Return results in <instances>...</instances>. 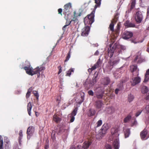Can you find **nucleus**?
I'll return each instance as SVG.
<instances>
[{
	"label": "nucleus",
	"mask_w": 149,
	"mask_h": 149,
	"mask_svg": "<svg viewBox=\"0 0 149 149\" xmlns=\"http://www.w3.org/2000/svg\"><path fill=\"white\" fill-rule=\"evenodd\" d=\"M32 87H31L29 88L28 90V91L27 92L31 93L32 91Z\"/></svg>",
	"instance_id": "e2e57ef3"
},
{
	"label": "nucleus",
	"mask_w": 149,
	"mask_h": 149,
	"mask_svg": "<svg viewBox=\"0 0 149 149\" xmlns=\"http://www.w3.org/2000/svg\"><path fill=\"white\" fill-rule=\"evenodd\" d=\"M101 62L100 59L97 60V61L92 67V69L95 70L97 68H99L101 65Z\"/></svg>",
	"instance_id": "6ab92c4d"
},
{
	"label": "nucleus",
	"mask_w": 149,
	"mask_h": 149,
	"mask_svg": "<svg viewBox=\"0 0 149 149\" xmlns=\"http://www.w3.org/2000/svg\"><path fill=\"white\" fill-rule=\"evenodd\" d=\"M93 70H94L92 69V67H91V68H89L88 69V72H89L90 73H91L92 72V71Z\"/></svg>",
	"instance_id": "0e129e2a"
},
{
	"label": "nucleus",
	"mask_w": 149,
	"mask_h": 149,
	"mask_svg": "<svg viewBox=\"0 0 149 149\" xmlns=\"http://www.w3.org/2000/svg\"><path fill=\"white\" fill-rule=\"evenodd\" d=\"M74 69L73 68H71L66 72L65 76H70L72 72H73Z\"/></svg>",
	"instance_id": "c756f323"
},
{
	"label": "nucleus",
	"mask_w": 149,
	"mask_h": 149,
	"mask_svg": "<svg viewBox=\"0 0 149 149\" xmlns=\"http://www.w3.org/2000/svg\"><path fill=\"white\" fill-rule=\"evenodd\" d=\"M145 99L146 100H149V93L146 95Z\"/></svg>",
	"instance_id": "69168bd1"
},
{
	"label": "nucleus",
	"mask_w": 149,
	"mask_h": 149,
	"mask_svg": "<svg viewBox=\"0 0 149 149\" xmlns=\"http://www.w3.org/2000/svg\"><path fill=\"white\" fill-rule=\"evenodd\" d=\"M89 111L90 112L91 116H93L95 114V111L94 110L90 109Z\"/></svg>",
	"instance_id": "a18cd8bd"
},
{
	"label": "nucleus",
	"mask_w": 149,
	"mask_h": 149,
	"mask_svg": "<svg viewBox=\"0 0 149 149\" xmlns=\"http://www.w3.org/2000/svg\"><path fill=\"white\" fill-rule=\"evenodd\" d=\"M70 123H72L74 121V119H75L74 116H72L70 115Z\"/></svg>",
	"instance_id": "8fccbe9b"
},
{
	"label": "nucleus",
	"mask_w": 149,
	"mask_h": 149,
	"mask_svg": "<svg viewBox=\"0 0 149 149\" xmlns=\"http://www.w3.org/2000/svg\"><path fill=\"white\" fill-rule=\"evenodd\" d=\"M121 69V68H120L119 71H116V72H115L113 73V75H114V76L116 78H117L118 77H120V74H119L118 75V72L119 71H120V70Z\"/></svg>",
	"instance_id": "4c0bfd02"
},
{
	"label": "nucleus",
	"mask_w": 149,
	"mask_h": 149,
	"mask_svg": "<svg viewBox=\"0 0 149 149\" xmlns=\"http://www.w3.org/2000/svg\"><path fill=\"white\" fill-rule=\"evenodd\" d=\"M63 10L61 8H59L58 10V13L60 14L61 16L62 15V12Z\"/></svg>",
	"instance_id": "6e6d98bb"
},
{
	"label": "nucleus",
	"mask_w": 149,
	"mask_h": 149,
	"mask_svg": "<svg viewBox=\"0 0 149 149\" xmlns=\"http://www.w3.org/2000/svg\"><path fill=\"white\" fill-rule=\"evenodd\" d=\"M58 68L59 70V71L58 72V74H59L62 71V68L61 65H60L58 67Z\"/></svg>",
	"instance_id": "09e8293b"
},
{
	"label": "nucleus",
	"mask_w": 149,
	"mask_h": 149,
	"mask_svg": "<svg viewBox=\"0 0 149 149\" xmlns=\"http://www.w3.org/2000/svg\"><path fill=\"white\" fill-rule=\"evenodd\" d=\"M132 41V42H133L135 44L139 42L138 41H136L135 40H133Z\"/></svg>",
	"instance_id": "338daca9"
},
{
	"label": "nucleus",
	"mask_w": 149,
	"mask_h": 149,
	"mask_svg": "<svg viewBox=\"0 0 149 149\" xmlns=\"http://www.w3.org/2000/svg\"><path fill=\"white\" fill-rule=\"evenodd\" d=\"M76 149H82V148L81 145H79L77 146Z\"/></svg>",
	"instance_id": "680f3d73"
},
{
	"label": "nucleus",
	"mask_w": 149,
	"mask_h": 149,
	"mask_svg": "<svg viewBox=\"0 0 149 149\" xmlns=\"http://www.w3.org/2000/svg\"><path fill=\"white\" fill-rule=\"evenodd\" d=\"M25 62L29 63V64L27 65V66H26L23 68L26 71V73L31 76L35 74H34V69L33 70V68L31 66V65L28 61H26Z\"/></svg>",
	"instance_id": "39448f33"
},
{
	"label": "nucleus",
	"mask_w": 149,
	"mask_h": 149,
	"mask_svg": "<svg viewBox=\"0 0 149 149\" xmlns=\"http://www.w3.org/2000/svg\"><path fill=\"white\" fill-rule=\"evenodd\" d=\"M71 4L69 3L64 6V9L63 10V14L66 16H69L70 15V10L71 8Z\"/></svg>",
	"instance_id": "7ed1b4c3"
},
{
	"label": "nucleus",
	"mask_w": 149,
	"mask_h": 149,
	"mask_svg": "<svg viewBox=\"0 0 149 149\" xmlns=\"http://www.w3.org/2000/svg\"><path fill=\"white\" fill-rule=\"evenodd\" d=\"M118 19L117 16H115L114 19H113L110 24L109 28L112 32H114V24L117 21Z\"/></svg>",
	"instance_id": "f8f14e48"
},
{
	"label": "nucleus",
	"mask_w": 149,
	"mask_h": 149,
	"mask_svg": "<svg viewBox=\"0 0 149 149\" xmlns=\"http://www.w3.org/2000/svg\"><path fill=\"white\" fill-rule=\"evenodd\" d=\"M96 82V79L95 78H94V79H93L92 82L91 83V84H94Z\"/></svg>",
	"instance_id": "13d9d810"
},
{
	"label": "nucleus",
	"mask_w": 149,
	"mask_h": 149,
	"mask_svg": "<svg viewBox=\"0 0 149 149\" xmlns=\"http://www.w3.org/2000/svg\"><path fill=\"white\" fill-rule=\"evenodd\" d=\"M134 97L133 95L131 94H130L128 95V100L130 102L133 101L134 99Z\"/></svg>",
	"instance_id": "c9c22d12"
},
{
	"label": "nucleus",
	"mask_w": 149,
	"mask_h": 149,
	"mask_svg": "<svg viewBox=\"0 0 149 149\" xmlns=\"http://www.w3.org/2000/svg\"><path fill=\"white\" fill-rule=\"evenodd\" d=\"M78 109L77 107L75 108L70 114V115L74 116H76L77 113Z\"/></svg>",
	"instance_id": "473e14b6"
},
{
	"label": "nucleus",
	"mask_w": 149,
	"mask_h": 149,
	"mask_svg": "<svg viewBox=\"0 0 149 149\" xmlns=\"http://www.w3.org/2000/svg\"><path fill=\"white\" fill-rule=\"evenodd\" d=\"M105 81L104 84L106 85H108L110 82V80L109 77L105 78Z\"/></svg>",
	"instance_id": "58836bf2"
},
{
	"label": "nucleus",
	"mask_w": 149,
	"mask_h": 149,
	"mask_svg": "<svg viewBox=\"0 0 149 149\" xmlns=\"http://www.w3.org/2000/svg\"><path fill=\"white\" fill-rule=\"evenodd\" d=\"M92 142L90 141H86L83 143V146L84 149H88L91 144Z\"/></svg>",
	"instance_id": "aec40b11"
},
{
	"label": "nucleus",
	"mask_w": 149,
	"mask_h": 149,
	"mask_svg": "<svg viewBox=\"0 0 149 149\" xmlns=\"http://www.w3.org/2000/svg\"><path fill=\"white\" fill-rule=\"evenodd\" d=\"M3 138L1 136H0V149H3Z\"/></svg>",
	"instance_id": "e433bc0d"
},
{
	"label": "nucleus",
	"mask_w": 149,
	"mask_h": 149,
	"mask_svg": "<svg viewBox=\"0 0 149 149\" xmlns=\"http://www.w3.org/2000/svg\"><path fill=\"white\" fill-rule=\"evenodd\" d=\"M145 74L149 76V69L146 71Z\"/></svg>",
	"instance_id": "774afa93"
},
{
	"label": "nucleus",
	"mask_w": 149,
	"mask_h": 149,
	"mask_svg": "<svg viewBox=\"0 0 149 149\" xmlns=\"http://www.w3.org/2000/svg\"><path fill=\"white\" fill-rule=\"evenodd\" d=\"M143 17L141 12L138 11L136 12L135 14V19L136 23L138 24L141 23L143 20Z\"/></svg>",
	"instance_id": "20e7f679"
},
{
	"label": "nucleus",
	"mask_w": 149,
	"mask_h": 149,
	"mask_svg": "<svg viewBox=\"0 0 149 149\" xmlns=\"http://www.w3.org/2000/svg\"><path fill=\"white\" fill-rule=\"evenodd\" d=\"M45 69V67L43 66L37 67L34 69V74H35L38 73L40 74V72L44 71Z\"/></svg>",
	"instance_id": "2eb2a0df"
},
{
	"label": "nucleus",
	"mask_w": 149,
	"mask_h": 149,
	"mask_svg": "<svg viewBox=\"0 0 149 149\" xmlns=\"http://www.w3.org/2000/svg\"><path fill=\"white\" fill-rule=\"evenodd\" d=\"M71 21L72 22H74L77 23H78V19L77 18V17H73L72 19L71 20Z\"/></svg>",
	"instance_id": "49530a36"
},
{
	"label": "nucleus",
	"mask_w": 149,
	"mask_h": 149,
	"mask_svg": "<svg viewBox=\"0 0 149 149\" xmlns=\"http://www.w3.org/2000/svg\"><path fill=\"white\" fill-rule=\"evenodd\" d=\"M88 93L90 95L93 96L94 93L92 90H90L88 91Z\"/></svg>",
	"instance_id": "864d4df0"
},
{
	"label": "nucleus",
	"mask_w": 149,
	"mask_h": 149,
	"mask_svg": "<svg viewBox=\"0 0 149 149\" xmlns=\"http://www.w3.org/2000/svg\"><path fill=\"white\" fill-rule=\"evenodd\" d=\"M103 105L104 104L102 100H97L96 101L95 105L97 108L100 109L102 107Z\"/></svg>",
	"instance_id": "dca6fc26"
},
{
	"label": "nucleus",
	"mask_w": 149,
	"mask_h": 149,
	"mask_svg": "<svg viewBox=\"0 0 149 149\" xmlns=\"http://www.w3.org/2000/svg\"><path fill=\"white\" fill-rule=\"evenodd\" d=\"M90 28L88 26H86L83 28L81 31V35L83 36H86L89 34Z\"/></svg>",
	"instance_id": "9b49d317"
},
{
	"label": "nucleus",
	"mask_w": 149,
	"mask_h": 149,
	"mask_svg": "<svg viewBox=\"0 0 149 149\" xmlns=\"http://www.w3.org/2000/svg\"><path fill=\"white\" fill-rule=\"evenodd\" d=\"M30 95H31V93L27 92L26 94V99L28 98L29 97Z\"/></svg>",
	"instance_id": "bf43d9fd"
},
{
	"label": "nucleus",
	"mask_w": 149,
	"mask_h": 149,
	"mask_svg": "<svg viewBox=\"0 0 149 149\" xmlns=\"http://www.w3.org/2000/svg\"><path fill=\"white\" fill-rule=\"evenodd\" d=\"M68 17V16H66V17H65V18L66 20V22L65 23L66 24L65 25H66L67 26L70 25L71 22H72L71 20H70V19L69 20H68L69 18Z\"/></svg>",
	"instance_id": "72a5a7b5"
},
{
	"label": "nucleus",
	"mask_w": 149,
	"mask_h": 149,
	"mask_svg": "<svg viewBox=\"0 0 149 149\" xmlns=\"http://www.w3.org/2000/svg\"><path fill=\"white\" fill-rule=\"evenodd\" d=\"M136 3V0H131L130 8L128 10V12H130L135 8Z\"/></svg>",
	"instance_id": "a211bd4d"
},
{
	"label": "nucleus",
	"mask_w": 149,
	"mask_h": 149,
	"mask_svg": "<svg viewBox=\"0 0 149 149\" xmlns=\"http://www.w3.org/2000/svg\"><path fill=\"white\" fill-rule=\"evenodd\" d=\"M19 144L20 145H21V141L22 138V136H23V134H22V130H20L19 133Z\"/></svg>",
	"instance_id": "c85d7f7f"
},
{
	"label": "nucleus",
	"mask_w": 149,
	"mask_h": 149,
	"mask_svg": "<svg viewBox=\"0 0 149 149\" xmlns=\"http://www.w3.org/2000/svg\"><path fill=\"white\" fill-rule=\"evenodd\" d=\"M123 82L122 81H120L117 85L118 88L120 90H122L123 89Z\"/></svg>",
	"instance_id": "7c9ffc66"
},
{
	"label": "nucleus",
	"mask_w": 149,
	"mask_h": 149,
	"mask_svg": "<svg viewBox=\"0 0 149 149\" xmlns=\"http://www.w3.org/2000/svg\"><path fill=\"white\" fill-rule=\"evenodd\" d=\"M120 24L118 23L117 24L116 29L115 30V32L117 34L119 33V32L120 29Z\"/></svg>",
	"instance_id": "f704fd0d"
},
{
	"label": "nucleus",
	"mask_w": 149,
	"mask_h": 149,
	"mask_svg": "<svg viewBox=\"0 0 149 149\" xmlns=\"http://www.w3.org/2000/svg\"><path fill=\"white\" fill-rule=\"evenodd\" d=\"M133 36V33L132 32L126 31L123 33L122 37L123 39L126 40L131 38Z\"/></svg>",
	"instance_id": "ddd939ff"
},
{
	"label": "nucleus",
	"mask_w": 149,
	"mask_h": 149,
	"mask_svg": "<svg viewBox=\"0 0 149 149\" xmlns=\"http://www.w3.org/2000/svg\"><path fill=\"white\" fill-rule=\"evenodd\" d=\"M145 109L147 113H149V105L146 106L145 107Z\"/></svg>",
	"instance_id": "5fc2aeb1"
},
{
	"label": "nucleus",
	"mask_w": 149,
	"mask_h": 149,
	"mask_svg": "<svg viewBox=\"0 0 149 149\" xmlns=\"http://www.w3.org/2000/svg\"><path fill=\"white\" fill-rule=\"evenodd\" d=\"M141 92L145 94L148 91V87L146 86H143L141 89Z\"/></svg>",
	"instance_id": "393cba45"
},
{
	"label": "nucleus",
	"mask_w": 149,
	"mask_h": 149,
	"mask_svg": "<svg viewBox=\"0 0 149 149\" xmlns=\"http://www.w3.org/2000/svg\"><path fill=\"white\" fill-rule=\"evenodd\" d=\"M121 90H120L119 88H117L115 90V93L116 94H117L118 93V91Z\"/></svg>",
	"instance_id": "4d7b16f0"
},
{
	"label": "nucleus",
	"mask_w": 149,
	"mask_h": 149,
	"mask_svg": "<svg viewBox=\"0 0 149 149\" xmlns=\"http://www.w3.org/2000/svg\"><path fill=\"white\" fill-rule=\"evenodd\" d=\"M114 130V129H112L111 130V134H112V137L114 139L113 142V147L115 149H118L119 147V139L118 136L119 134L117 132V130H114V132L113 133V131Z\"/></svg>",
	"instance_id": "f257e3e1"
},
{
	"label": "nucleus",
	"mask_w": 149,
	"mask_h": 149,
	"mask_svg": "<svg viewBox=\"0 0 149 149\" xmlns=\"http://www.w3.org/2000/svg\"><path fill=\"white\" fill-rule=\"evenodd\" d=\"M102 0H95V3H96L94 9L95 10L97 7H99L101 4V2Z\"/></svg>",
	"instance_id": "a878e982"
},
{
	"label": "nucleus",
	"mask_w": 149,
	"mask_h": 149,
	"mask_svg": "<svg viewBox=\"0 0 149 149\" xmlns=\"http://www.w3.org/2000/svg\"><path fill=\"white\" fill-rule=\"evenodd\" d=\"M130 71L133 76H138L139 75V69L136 65H132L130 66Z\"/></svg>",
	"instance_id": "0eeeda50"
},
{
	"label": "nucleus",
	"mask_w": 149,
	"mask_h": 149,
	"mask_svg": "<svg viewBox=\"0 0 149 149\" xmlns=\"http://www.w3.org/2000/svg\"><path fill=\"white\" fill-rule=\"evenodd\" d=\"M132 117L130 115H128L124 119V123H126L128 122L131 118Z\"/></svg>",
	"instance_id": "2f4dec72"
},
{
	"label": "nucleus",
	"mask_w": 149,
	"mask_h": 149,
	"mask_svg": "<svg viewBox=\"0 0 149 149\" xmlns=\"http://www.w3.org/2000/svg\"><path fill=\"white\" fill-rule=\"evenodd\" d=\"M115 47H114L113 46L112 47V48L111 49V55L110 57H111L113 55V53L114 52V51L115 50Z\"/></svg>",
	"instance_id": "3c124183"
},
{
	"label": "nucleus",
	"mask_w": 149,
	"mask_h": 149,
	"mask_svg": "<svg viewBox=\"0 0 149 149\" xmlns=\"http://www.w3.org/2000/svg\"><path fill=\"white\" fill-rule=\"evenodd\" d=\"M27 111L28 112V114L29 116H31V111L32 107L31 103L30 102H29L27 104Z\"/></svg>",
	"instance_id": "b1692460"
},
{
	"label": "nucleus",
	"mask_w": 149,
	"mask_h": 149,
	"mask_svg": "<svg viewBox=\"0 0 149 149\" xmlns=\"http://www.w3.org/2000/svg\"><path fill=\"white\" fill-rule=\"evenodd\" d=\"M33 93L34 95L36 97L37 99H38L39 95L37 92L36 91H33Z\"/></svg>",
	"instance_id": "37998d69"
},
{
	"label": "nucleus",
	"mask_w": 149,
	"mask_h": 149,
	"mask_svg": "<svg viewBox=\"0 0 149 149\" xmlns=\"http://www.w3.org/2000/svg\"><path fill=\"white\" fill-rule=\"evenodd\" d=\"M130 134V129H126L124 131L125 137L126 138L129 137Z\"/></svg>",
	"instance_id": "bb28decb"
},
{
	"label": "nucleus",
	"mask_w": 149,
	"mask_h": 149,
	"mask_svg": "<svg viewBox=\"0 0 149 149\" xmlns=\"http://www.w3.org/2000/svg\"><path fill=\"white\" fill-rule=\"evenodd\" d=\"M4 142L6 143L5 144V149H6L7 148H8L10 147V143L9 139L7 137H6L4 138Z\"/></svg>",
	"instance_id": "412c9836"
},
{
	"label": "nucleus",
	"mask_w": 149,
	"mask_h": 149,
	"mask_svg": "<svg viewBox=\"0 0 149 149\" xmlns=\"http://www.w3.org/2000/svg\"><path fill=\"white\" fill-rule=\"evenodd\" d=\"M108 129V126L107 124L104 123L102 126L101 129L100 130V134L102 136L107 132V130Z\"/></svg>",
	"instance_id": "9d476101"
},
{
	"label": "nucleus",
	"mask_w": 149,
	"mask_h": 149,
	"mask_svg": "<svg viewBox=\"0 0 149 149\" xmlns=\"http://www.w3.org/2000/svg\"><path fill=\"white\" fill-rule=\"evenodd\" d=\"M124 25L126 28L130 27H136L135 24L128 20H127L124 23Z\"/></svg>",
	"instance_id": "4468645a"
},
{
	"label": "nucleus",
	"mask_w": 149,
	"mask_h": 149,
	"mask_svg": "<svg viewBox=\"0 0 149 149\" xmlns=\"http://www.w3.org/2000/svg\"><path fill=\"white\" fill-rule=\"evenodd\" d=\"M119 60L118 59H116L112 61L111 60H109V64L110 65L111 69L113 68V65L116 64L118 62Z\"/></svg>",
	"instance_id": "4be33fe9"
},
{
	"label": "nucleus",
	"mask_w": 149,
	"mask_h": 149,
	"mask_svg": "<svg viewBox=\"0 0 149 149\" xmlns=\"http://www.w3.org/2000/svg\"><path fill=\"white\" fill-rule=\"evenodd\" d=\"M141 81V79L140 77L137 76L132 78L130 82L132 86H134L140 83Z\"/></svg>",
	"instance_id": "1a4fd4ad"
},
{
	"label": "nucleus",
	"mask_w": 149,
	"mask_h": 149,
	"mask_svg": "<svg viewBox=\"0 0 149 149\" xmlns=\"http://www.w3.org/2000/svg\"><path fill=\"white\" fill-rule=\"evenodd\" d=\"M53 120L56 123H58L61 120V119L57 115L55 114L53 116Z\"/></svg>",
	"instance_id": "5701e85b"
},
{
	"label": "nucleus",
	"mask_w": 149,
	"mask_h": 149,
	"mask_svg": "<svg viewBox=\"0 0 149 149\" xmlns=\"http://www.w3.org/2000/svg\"><path fill=\"white\" fill-rule=\"evenodd\" d=\"M102 124V121L101 120H99L98 122L97 123V127H98L100 126Z\"/></svg>",
	"instance_id": "c03bdc74"
},
{
	"label": "nucleus",
	"mask_w": 149,
	"mask_h": 149,
	"mask_svg": "<svg viewBox=\"0 0 149 149\" xmlns=\"http://www.w3.org/2000/svg\"><path fill=\"white\" fill-rule=\"evenodd\" d=\"M149 17V6H148L147 9V12L146 13V19L147 18H148Z\"/></svg>",
	"instance_id": "603ef678"
},
{
	"label": "nucleus",
	"mask_w": 149,
	"mask_h": 149,
	"mask_svg": "<svg viewBox=\"0 0 149 149\" xmlns=\"http://www.w3.org/2000/svg\"><path fill=\"white\" fill-rule=\"evenodd\" d=\"M35 131V128L33 126H29L27 129L26 134L27 138L29 139L32 136Z\"/></svg>",
	"instance_id": "423d86ee"
},
{
	"label": "nucleus",
	"mask_w": 149,
	"mask_h": 149,
	"mask_svg": "<svg viewBox=\"0 0 149 149\" xmlns=\"http://www.w3.org/2000/svg\"><path fill=\"white\" fill-rule=\"evenodd\" d=\"M142 111L143 110H140L138 111L136 113L135 116L136 117H138L141 114V113Z\"/></svg>",
	"instance_id": "de8ad7c7"
},
{
	"label": "nucleus",
	"mask_w": 149,
	"mask_h": 149,
	"mask_svg": "<svg viewBox=\"0 0 149 149\" xmlns=\"http://www.w3.org/2000/svg\"><path fill=\"white\" fill-rule=\"evenodd\" d=\"M97 97L98 99H102L104 93V90L100 88H97L95 92Z\"/></svg>",
	"instance_id": "6e6552de"
},
{
	"label": "nucleus",
	"mask_w": 149,
	"mask_h": 149,
	"mask_svg": "<svg viewBox=\"0 0 149 149\" xmlns=\"http://www.w3.org/2000/svg\"><path fill=\"white\" fill-rule=\"evenodd\" d=\"M70 57V51L67 54V55L66 57V59L64 61V62H66L68 61Z\"/></svg>",
	"instance_id": "ea45409f"
},
{
	"label": "nucleus",
	"mask_w": 149,
	"mask_h": 149,
	"mask_svg": "<svg viewBox=\"0 0 149 149\" xmlns=\"http://www.w3.org/2000/svg\"><path fill=\"white\" fill-rule=\"evenodd\" d=\"M63 130L62 128H59L57 129L56 130V133L58 135H60L63 133Z\"/></svg>",
	"instance_id": "cd10ccee"
},
{
	"label": "nucleus",
	"mask_w": 149,
	"mask_h": 149,
	"mask_svg": "<svg viewBox=\"0 0 149 149\" xmlns=\"http://www.w3.org/2000/svg\"><path fill=\"white\" fill-rule=\"evenodd\" d=\"M95 13V10L93 11L91 13L88 15L86 17L84 20L85 24H88L91 25L94 22V14Z\"/></svg>",
	"instance_id": "f03ea898"
},
{
	"label": "nucleus",
	"mask_w": 149,
	"mask_h": 149,
	"mask_svg": "<svg viewBox=\"0 0 149 149\" xmlns=\"http://www.w3.org/2000/svg\"><path fill=\"white\" fill-rule=\"evenodd\" d=\"M81 14L82 13L81 12H80L79 13H77L76 12L74 11V17H77L78 16H80Z\"/></svg>",
	"instance_id": "79ce46f5"
},
{
	"label": "nucleus",
	"mask_w": 149,
	"mask_h": 149,
	"mask_svg": "<svg viewBox=\"0 0 149 149\" xmlns=\"http://www.w3.org/2000/svg\"><path fill=\"white\" fill-rule=\"evenodd\" d=\"M148 134V131L147 130L145 129L141 132L140 134L141 138L142 140H144V139L146 136Z\"/></svg>",
	"instance_id": "f3484780"
},
{
	"label": "nucleus",
	"mask_w": 149,
	"mask_h": 149,
	"mask_svg": "<svg viewBox=\"0 0 149 149\" xmlns=\"http://www.w3.org/2000/svg\"><path fill=\"white\" fill-rule=\"evenodd\" d=\"M149 80V76L146 74L145 75V78L143 81V82L146 83Z\"/></svg>",
	"instance_id": "a19ab883"
},
{
	"label": "nucleus",
	"mask_w": 149,
	"mask_h": 149,
	"mask_svg": "<svg viewBox=\"0 0 149 149\" xmlns=\"http://www.w3.org/2000/svg\"><path fill=\"white\" fill-rule=\"evenodd\" d=\"M106 149H111V146L109 145H107L106 146Z\"/></svg>",
	"instance_id": "052dcab7"
}]
</instances>
